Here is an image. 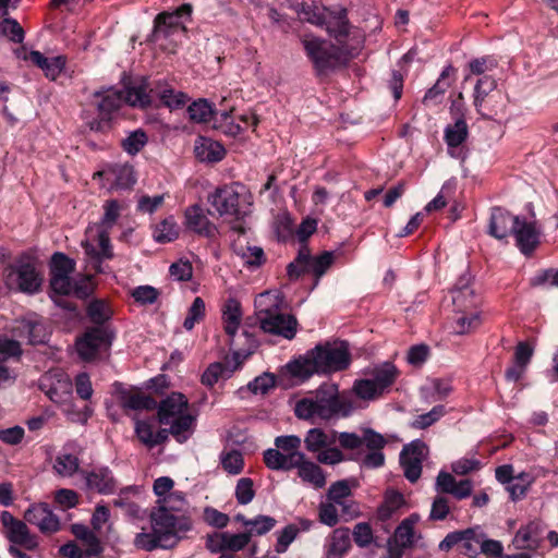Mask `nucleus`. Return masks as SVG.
I'll return each instance as SVG.
<instances>
[{
	"instance_id": "obj_45",
	"label": "nucleus",
	"mask_w": 558,
	"mask_h": 558,
	"mask_svg": "<svg viewBox=\"0 0 558 558\" xmlns=\"http://www.w3.org/2000/svg\"><path fill=\"white\" fill-rule=\"evenodd\" d=\"M417 517L411 515L404 519L396 529L395 537L402 547H409L413 544L414 524Z\"/></svg>"
},
{
	"instance_id": "obj_11",
	"label": "nucleus",
	"mask_w": 558,
	"mask_h": 558,
	"mask_svg": "<svg viewBox=\"0 0 558 558\" xmlns=\"http://www.w3.org/2000/svg\"><path fill=\"white\" fill-rule=\"evenodd\" d=\"M193 7L191 3H183L173 12H161L154 21L151 40L157 41L169 37L178 27L185 29L184 23L191 21Z\"/></svg>"
},
{
	"instance_id": "obj_64",
	"label": "nucleus",
	"mask_w": 558,
	"mask_h": 558,
	"mask_svg": "<svg viewBox=\"0 0 558 558\" xmlns=\"http://www.w3.org/2000/svg\"><path fill=\"white\" fill-rule=\"evenodd\" d=\"M318 518L323 524L330 527L339 522L338 511L335 502H322L318 507Z\"/></svg>"
},
{
	"instance_id": "obj_1",
	"label": "nucleus",
	"mask_w": 558,
	"mask_h": 558,
	"mask_svg": "<svg viewBox=\"0 0 558 558\" xmlns=\"http://www.w3.org/2000/svg\"><path fill=\"white\" fill-rule=\"evenodd\" d=\"M174 498L170 494L168 498L158 500V505L149 513L151 531L137 533L133 541L137 549L153 551L155 549H172L183 538V534L191 530V520L182 514H177L170 505Z\"/></svg>"
},
{
	"instance_id": "obj_57",
	"label": "nucleus",
	"mask_w": 558,
	"mask_h": 558,
	"mask_svg": "<svg viewBox=\"0 0 558 558\" xmlns=\"http://www.w3.org/2000/svg\"><path fill=\"white\" fill-rule=\"evenodd\" d=\"M0 26L2 34L11 41L20 44L24 40V29L16 20L3 16Z\"/></svg>"
},
{
	"instance_id": "obj_3",
	"label": "nucleus",
	"mask_w": 558,
	"mask_h": 558,
	"mask_svg": "<svg viewBox=\"0 0 558 558\" xmlns=\"http://www.w3.org/2000/svg\"><path fill=\"white\" fill-rule=\"evenodd\" d=\"M353 411L352 401L339 393L338 385L325 383L311 397L296 401L294 414L298 418L310 421H330L347 417Z\"/></svg>"
},
{
	"instance_id": "obj_37",
	"label": "nucleus",
	"mask_w": 558,
	"mask_h": 558,
	"mask_svg": "<svg viewBox=\"0 0 558 558\" xmlns=\"http://www.w3.org/2000/svg\"><path fill=\"white\" fill-rule=\"evenodd\" d=\"M335 442V438H329L328 435L318 427L307 430L304 445L307 451L318 452Z\"/></svg>"
},
{
	"instance_id": "obj_59",
	"label": "nucleus",
	"mask_w": 558,
	"mask_h": 558,
	"mask_svg": "<svg viewBox=\"0 0 558 558\" xmlns=\"http://www.w3.org/2000/svg\"><path fill=\"white\" fill-rule=\"evenodd\" d=\"M222 468L230 474H239L244 466L242 453L238 450H231L221 458Z\"/></svg>"
},
{
	"instance_id": "obj_47",
	"label": "nucleus",
	"mask_w": 558,
	"mask_h": 558,
	"mask_svg": "<svg viewBox=\"0 0 558 558\" xmlns=\"http://www.w3.org/2000/svg\"><path fill=\"white\" fill-rule=\"evenodd\" d=\"M353 391L363 400H374L384 393L372 379L355 380Z\"/></svg>"
},
{
	"instance_id": "obj_18",
	"label": "nucleus",
	"mask_w": 558,
	"mask_h": 558,
	"mask_svg": "<svg viewBox=\"0 0 558 558\" xmlns=\"http://www.w3.org/2000/svg\"><path fill=\"white\" fill-rule=\"evenodd\" d=\"M87 489L101 495L113 494L117 481L108 466L95 468L90 472L82 471Z\"/></svg>"
},
{
	"instance_id": "obj_25",
	"label": "nucleus",
	"mask_w": 558,
	"mask_h": 558,
	"mask_svg": "<svg viewBox=\"0 0 558 558\" xmlns=\"http://www.w3.org/2000/svg\"><path fill=\"white\" fill-rule=\"evenodd\" d=\"M242 318L241 304L236 299L230 298L226 301L222 310L225 331L230 337L229 347L233 349V338L238 331Z\"/></svg>"
},
{
	"instance_id": "obj_51",
	"label": "nucleus",
	"mask_w": 558,
	"mask_h": 558,
	"mask_svg": "<svg viewBox=\"0 0 558 558\" xmlns=\"http://www.w3.org/2000/svg\"><path fill=\"white\" fill-rule=\"evenodd\" d=\"M75 262L61 252H56L51 257L50 272L70 276L74 270Z\"/></svg>"
},
{
	"instance_id": "obj_35",
	"label": "nucleus",
	"mask_w": 558,
	"mask_h": 558,
	"mask_svg": "<svg viewBox=\"0 0 558 558\" xmlns=\"http://www.w3.org/2000/svg\"><path fill=\"white\" fill-rule=\"evenodd\" d=\"M497 87L496 81L490 76L480 78L474 87V107L476 111L485 119L492 117L483 111V102L485 98Z\"/></svg>"
},
{
	"instance_id": "obj_52",
	"label": "nucleus",
	"mask_w": 558,
	"mask_h": 558,
	"mask_svg": "<svg viewBox=\"0 0 558 558\" xmlns=\"http://www.w3.org/2000/svg\"><path fill=\"white\" fill-rule=\"evenodd\" d=\"M253 535V531H246L244 533L231 534L225 532L226 538V553L231 551L236 553L245 548L251 542V537Z\"/></svg>"
},
{
	"instance_id": "obj_30",
	"label": "nucleus",
	"mask_w": 558,
	"mask_h": 558,
	"mask_svg": "<svg viewBox=\"0 0 558 558\" xmlns=\"http://www.w3.org/2000/svg\"><path fill=\"white\" fill-rule=\"evenodd\" d=\"M295 469H298V474L302 481L311 483L316 488H322L326 485V477L322 468L306 460L305 457L299 461Z\"/></svg>"
},
{
	"instance_id": "obj_12",
	"label": "nucleus",
	"mask_w": 558,
	"mask_h": 558,
	"mask_svg": "<svg viewBox=\"0 0 558 558\" xmlns=\"http://www.w3.org/2000/svg\"><path fill=\"white\" fill-rule=\"evenodd\" d=\"M207 202L220 217L231 216L240 220L246 214L241 210V195L233 185L217 187L213 193L208 194Z\"/></svg>"
},
{
	"instance_id": "obj_31",
	"label": "nucleus",
	"mask_w": 558,
	"mask_h": 558,
	"mask_svg": "<svg viewBox=\"0 0 558 558\" xmlns=\"http://www.w3.org/2000/svg\"><path fill=\"white\" fill-rule=\"evenodd\" d=\"M241 353L239 351H233V357L236 361V365L234 368L229 369L226 367L223 363L220 362H214L208 365V367L205 369V372L202 375L201 381L203 385L207 387H214L216 383L222 377H230L233 371L238 367L240 364Z\"/></svg>"
},
{
	"instance_id": "obj_32",
	"label": "nucleus",
	"mask_w": 558,
	"mask_h": 558,
	"mask_svg": "<svg viewBox=\"0 0 558 558\" xmlns=\"http://www.w3.org/2000/svg\"><path fill=\"white\" fill-rule=\"evenodd\" d=\"M469 128L465 119H457L453 124H448L445 129V142L449 150L459 147L466 141ZM453 156V153L450 151Z\"/></svg>"
},
{
	"instance_id": "obj_44",
	"label": "nucleus",
	"mask_w": 558,
	"mask_h": 558,
	"mask_svg": "<svg viewBox=\"0 0 558 558\" xmlns=\"http://www.w3.org/2000/svg\"><path fill=\"white\" fill-rule=\"evenodd\" d=\"M179 235L177 225L172 218H167L158 223L154 230V239L158 243H168Z\"/></svg>"
},
{
	"instance_id": "obj_9",
	"label": "nucleus",
	"mask_w": 558,
	"mask_h": 558,
	"mask_svg": "<svg viewBox=\"0 0 558 558\" xmlns=\"http://www.w3.org/2000/svg\"><path fill=\"white\" fill-rule=\"evenodd\" d=\"M1 523L3 526V535L10 542V546H20L28 551H34L38 548V536L31 533L26 521L16 519L9 511H3L1 513Z\"/></svg>"
},
{
	"instance_id": "obj_63",
	"label": "nucleus",
	"mask_w": 558,
	"mask_h": 558,
	"mask_svg": "<svg viewBox=\"0 0 558 558\" xmlns=\"http://www.w3.org/2000/svg\"><path fill=\"white\" fill-rule=\"evenodd\" d=\"M353 539L359 547H367L373 542V531L368 523H357L352 532Z\"/></svg>"
},
{
	"instance_id": "obj_16",
	"label": "nucleus",
	"mask_w": 558,
	"mask_h": 558,
	"mask_svg": "<svg viewBox=\"0 0 558 558\" xmlns=\"http://www.w3.org/2000/svg\"><path fill=\"white\" fill-rule=\"evenodd\" d=\"M512 235L517 246L524 255H530L539 243V230L535 221H526L525 218L515 216L512 226Z\"/></svg>"
},
{
	"instance_id": "obj_20",
	"label": "nucleus",
	"mask_w": 558,
	"mask_h": 558,
	"mask_svg": "<svg viewBox=\"0 0 558 558\" xmlns=\"http://www.w3.org/2000/svg\"><path fill=\"white\" fill-rule=\"evenodd\" d=\"M304 458L303 452L288 453L276 448H269L264 452L266 466L274 471H290L295 469L299 461Z\"/></svg>"
},
{
	"instance_id": "obj_39",
	"label": "nucleus",
	"mask_w": 558,
	"mask_h": 558,
	"mask_svg": "<svg viewBox=\"0 0 558 558\" xmlns=\"http://www.w3.org/2000/svg\"><path fill=\"white\" fill-rule=\"evenodd\" d=\"M195 417L191 414L180 415L170 422V434L180 444L187 440Z\"/></svg>"
},
{
	"instance_id": "obj_62",
	"label": "nucleus",
	"mask_w": 558,
	"mask_h": 558,
	"mask_svg": "<svg viewBox=\"0 0 558 558\" xmlns=\"http://www.w3.org/2000/svg\"><path fill=\"white\" fill-rule=\"evenodd\" d=\"M351 495V489L349 487L348 481L341 480L330 485L327 497L330 501L336 505H342V501Z\"/></svg>"
},
{
	"instance_id": "obj_60",
	"label": "nucleus",
	"mask_w": 558,
	"mask_h": 558,
	"mask_svg": "<svg viewBox=\"0 0 558 558\" xmlns=\"http://www.w3.org/2000/svg\"><path fill=\"white\" fill-rule=\"evenodd\" d=\"M351 546V538L349 529H336L332 532L331 543L329 548L344 554Z\"/></svg>"
},
{
	"instance_id": "obj_21",
	"label": "nucleus",
	"mask_w": 558,
	"mask_h": 558,
	"mask_svg": "<svg viewBox=\"0 0 558 558\" xmlns=\"http://www.w3.org/2000/svg\"><path fill=\"white\" fill-rule=\"evenodd\" d=\"M147 94L151 95V101L154 98H158L163 106L171 110L182 108L189 100L186 94L182 92H175L167 84H161L159 82L155 85H151L148 82Z\"/></svg>"
},
{
	"instance_id": "obj_61",
	"label": "nucleus",
	"mask_w": 558,
	"mask_h": 558,
	"mask_svg": "<svg viewBox=\"0 0 558 558\" xmlns=\"http://www.w3.org/2000/svg\"><path fill=\"white\" fill-rule=\"evenodd\" d=\"M131 295L135 302L147 305L157 301L159 291L151 286H140L132 291Z\"/></svg>"
},
{
	"instance_id": "obj_43",
	"label": "nucleus",
	"mask_w": 558,
	"mask_h": 558,
	"mask_svg": "<svg viewBox=\"0 0 558 558\" xmlns=\"http://www.w3.org/2000/svg\"><path fill=\"white\" fill-rule=\"evenodd\" d=\"M187 114L194 122H207L211 119L214 109L206 99H198L187 107Z\"/></svg>"
},
{
	"instance_id": "obj_55",
	"label": "nucleus",
	"mask_w": 558,
	"mask_h": 558,
	"mask_svg": "<svg viewBox=\"0 0 558 558\" xmlns=\"http://www.w3.org/2000/svg\"><path fill=\"white\" fill-rule=\"evenodd\" d=\"M276 385V378L270 373H264L247 384V389L254 393H267Z\"/></svg>"
},
{
	"instance_id": "obj_38",
	"label": "nucleus",
	"mask_w": 558,
	"mask_h": 558,
	"mask_svg": "<svg viewBox=\"0 0 558 558\" xmlns=\"http://www.w3.org/2000/svg\"><path fill=\"white\" fill-rule=\"evenodd\" d=\"M404 504V497L397 490H387L385 494V500L381 506L378 507L377 515L381 521H386L391 518L392 513L398 510Z\"/></svg>"
},
{
	"instance_id": "obj_50",
	"label": "nucleus",
	"mask_w": 558,
	"mask_h": 558,
	"mask_svg": "<svg viewBox=\"0 0 558 558\" xmlns=\"http://www.w3.org/2000/svg\"><path fill=\"white\" fill-rule=\"evenodd\" d=\"M87 315L94 324L105 326L104 324L110 318V311L104 301L95 300L87 306Z\"/></svg>"
},
{
	"instance_id": "obj_49",
	"label": "nucleus",
	"mask_w": 558,
	"mask_h": 558,
	"mask_svg": "<svg viewBox=\"0 0 558 558\" xmlns=\"http://www.w3.org/2000/svg\"><path fill=\"white\" fill-rule=\"evenodd\" d=\"M78 465L77 457L71 453H64L57 457L54 469L60 475L71 476L77 472Z\"/></svg>"
},
{
	"instance_id": "obj_10",
	"label": "nucleus",
	"mask_w": 558,
	"mask_h": 558,
	"mask_svg": "<svg viewBox=\"0 0 558 558\" xmlns=\"http://www.w3.org/2000/svg\"><path fill=\"white\" fill-rule=\"evenodd\" d=\"M114 333L108 326L88 328L76 340V351L84 361H92L101 348H109L111 345Z\"/></svg>"
},
{
	"instance_id": "obj_48",
	"label": "nucleus",
	"mask_w": 558,
	"mask_h": 558,
	"mask_svg": "<svg viewBox=\"0 0 558 558\" xmlns=\"http://www.w3.org/2000/svg\"><path fill=\"white\" fill-rule=\"evenodd\" d=\"M446 414L445 405H436L429 412L417 415L411 426L416 429H425L440 420Z\"/></svg>"
},
{
	"instance_id": "obj_27",
	"label": "nucleus",
	"mask_w": 558,
	"mask_h": 558,
	"mask_svg": "<svg viewBox=\"0 0 558 558\" xmlns=\"http://www.w3.org/2000/svg\"><path fill=\"white\" fill-rule=\"evenodd\" d=\"M71 533L80 539L86 549L88 555H95L96 558L101 557L104 553V546L99 537L89 527L82 523H74L71 525Z\"/></svg>"
},
{
	"instance_id": "obj_15",
	"label": "nucleus",
	"mask_w": 558,
	"mask_h": 558,
	"mask_svg": "<svg viewBox=\"0 0 558 558\" xmlns=\"http://www.w3.org/2000/svg\"><path fill=\"white\" fill-rule=\"evenodd\" d=\"M24 520L36 525L43 534H53L61 527L60 520L46 502L32 505L24 513Z\"/></svg>"
},
{
	"instance_id": "obj_17",
	"label": "nucleus",
	"mask_w": 558,
	"mask_h": 558,
	"mask_svg": "<svg viewBox=\"0 0 558 558\" xmlns=\"http://www.w3.org/2000/svg\"><path fill=\"white\" fill-rule=\"evenodd\" d=\"M184 219L186 229L199 236L211 240L219 233L217 226L208 219L205 209L197 204L185 209Z\"/></svg>"
},
{
	"instance_id": "obj_19",
	"label": "nucleus",
	"mask_w": 558,
	"mask_h": 558,
	"mask_svg": "<svg viewBox=\"0 0 558 558\" xmlns=\"http://www.w3.org/2000/svg\"><path fill=\"white\" fill-rule=\"evenodd\" d=\"M189 402L184 395L180 392H172L163 399L157 407L158 421L160 424L168 425L171 420L185 414Z\"/></svg>"
},
{
	"instance_id": "obj_42",
	"label": "nucleus",
	"mask_w": 558,
	"mask_h": 558,
	"mask_svg": "<svg viewBox=\"0 0 558 558\" xmlns=\"http://www.w3.org/2000/svg\"><path fill=\"white\" fill-rule=\"evenodd\" d=\"M147 142V134L142 129H138L131 132L125 138H123L121 141V146L124 151L134 156L143 149Z\"/></svg>"
},
{
	"instance_id": "obj_41",
	"label": "nucleus",
	"mask_w": 558,
	"mask_h": 558,
	"mask_svg": "<svg viewBox=\"0 0 558 558\" xmlns=\"http://www.w3.org/2000/svg\"><path fill=\"white\" fill-rule=\"evenodd\" d=\"M111 172L114 177V185L118 189L128 190L136 183L134 167L129 163L116 165Z\"/></svg>"
},
{
	"instance_id": "obj_56",
	"label": "nucleus",
	"mask_w": 558,
	"mask_h": 558,
	"mask_svg": "<svg viewBox=\"0 0 558 558\" xmlns=\"http://www.w3.org/2000/svg\"><path fill=\"white\" fill-rule=\"evenodd\" d=\"M253 486V480L250 477H242L238 481L235 487V498L240 505H247L254 499L255 490Z\"/></svg>"
},
{
	"instance_id": "obj_22",
	"label": "nucleus",
	"mask_w": 558,
	"mask_h": 558,
	"mask_svg": "<svg viewBox=\"0 0 558 558\" xmlns=\"http://www.w3.org/2000/svg\"><path fill=\"white\" fill-rule=\"evenodd\" d=\"M117 393L120 404L124 410L149 411L157 408V402L154 398L142 392H132L123 388L121 384L117 386Z\"/></svg>"
},
{
	"instance_id": "obj_7",
	"label": "nucleus",
	"mask_w": 558,
	"mask_h": 558,
	"mask_svg": "<svg viewBox=\"0 0 558 558\" xmlns=\"http://www.w3.org/2000/svg\"><path fill=\"white\" fill-rule=\"evenodd\" d=\"M303 46L318 75L345 65L353 57L347 46L327 44L316 37L304 38Z\"/></svg>"
},
{
	"instance_id": "obj_53",
	"label": "nucleus",
	"mask_w": 558,
	"mask_h": 558,
	"mask_svg": "<svg viewBox=\"0 0 558 558\" xmlns=\"http://www.w3.org/2000/svg\"><path fill=\"white\" fill-rule=\"evenodd\" d=\"M537 525L534 523H530L529 525L521 527L515 536H514V543L520 548H531L533 547L537 539Z\"/></svg>"
},
{
	"instance_id": "obj_4",
	"label": "nucleus",
	"mask_w": 558,
	"mask_h": 558,
	"mask_svg": "<svg viewBox=\"0 0 558 558\" xmlns=\"http://www.w3.org/2000/svg\"><path fill=\"white\" fill-rule=\"evenodd\" d=\"M120 206L117 201H108L105 205V214L100 225L89 228V239L82 242L86 255L87 266L96 274L104 272L101 263L113 257L112 246L108 229H110L119 217Z\"/></svg>"
},
{
	"instance_id": "obj_8",
	"label": "nucleus",
	"mask_w": 558,
	"mask_h": 558,
	"mask_svg": "<svg viewBox=\"0 0 558 558\" xmlns=\"http://www.w3.org/2000/svg\"><path fill=\"white\" fill-rule=\"evenodd\" d=\"M3 281L9 290L35 294L40 291L43 277L36 268L35 259L27 254H23L13 264L4 268Z\"/></svg>"
},
{
	"instance_id": "obj_2",
	"label": "nucleus",
	"mask_w": 558,
	"mask_h": 558,
	"mask_svg": "<svg viewBox=\"0 0 558 558\" xmlns=\"http://www.w3.org/2000/svg\"><path fill=\"white\" fill-rule=\"evenodd\" d=\"M351 363V354L348 343L325 342L319 343L304 355L287 364V369L292 377L302 380L308 379L314 374H331L344 371Z\"/></svg>"
},
{
	"instance_id": "obj_36",
	"label": "nucleus",
	"mask_w": 558,
	"mask_h": 558,
	"mask_svg": "<svg viewBox=\"0 0 558 558\" xmlns=\"http://www.w3.org/2000/svg\"><path fill=\"white\" fill-rule=\"evenodd\" d=\"M195 155L201 161L218 162L223 159L226 149L218 142L203 140L201 145L195 146Z\"/></svg>"
},
{
	"instance_id": "obj_33",
	"label": "nucleus",
	"mask_w": 558,
	"mask_h": 558,
	"mask_svg": "<svg viewBox=\"0 0 558 558\" xmlns=\"http://www.w3.org/2000/svg\"><path fill=\"white\" fill-rule=\"evenodd\" d=\"M232 111L233 107L214 110V114L211 116L214 129L220 130L222 133L230 136L239 134L241 132V126L234 123L231 117Z\"/></svg>"
},
{
	"instance_id": "obj_14",
	"label": "nucleus",
	"mask_w": 558,
	"mask_h": 558,
	"mask_svg": "<svg viewBox=\"0 0 558 558\" xmlns=\"http://www.w3.org/2000/svg\"><path fill=\"white\" fill-rule=\"evenodd\" d=\"M451 301L454 313L477 312L480 298L471 286V277L462 275L451 289Z\"/></svg>"
},
{
	"instance_id": "obj_58",
	"label": "nucleus",
	"mask_w": 558,
	"mask_h": 558,
	"mask_svg": "<svg viewBox=\"0 0 558 558\" xmlns=\"http://www.w3.org/2000/svg\"><path fill=\"white\" fill-rule=\"evenodd\" d=\"M299 534V527L294 524H288L278 534L277 544L275 550L278 554L284 553L289 545L296 538Z\"/></svg>"
},
{
	"instance_id": "obj_54",
	"label": "nucleus",
	"mask_w": 558,
	"mask_h": 558,
	"mask_svg": "<svg viewBox=\"0 0 558 558\" xmlns=\"http://www.w3.org/2000/svg\"><path fill=\"white\" fill-rule=\"evenodd\" d=\"M333 263V252L325 251L319 256L313 257L310 271L318 280Z\"/></svg>"
},
{
	"instance_id": "obj_23",
	"label": "nucleus",
	"mask_w": 558,
	"mask_h": 558,
	"mask_svg": "<svg viewBox=\"0 0 558 558\" xmlns=\"http://www.w3.org/2000/svg\"><path fill=\"white\" fill-rule=\"evenodd\" d=\"M514 218L515 216H512L504 208H493L488 223V234L498 240L506 239L508 235L512 234Z\"/></svg>"
},
{
	"instance_id": "obj_28",
	"label": "nucleus",
	"mask_w": 558,
	"mask_h": 558,
	"mask_svg": "<svg viewBox=\"0 0 558 558\" xmlns=\"http://www.w3.org/2000/svg\"><path fill=\"white\" fill-rule=\"evenodd\" d=\"M326 31L337 40L339 46H345L347 38L350 34V23L345 9H342L337 15L326 22Z\"/></svg>"
},
{
	"instance_id": "obj_13",
	"label": "nucleus",
	"mask_w": 558,
	"mask_h": 558,
	"mask_svg": "<svg viewBox=\"0 0 558 558\" xmlns=\"http://www.w3.org/2000/svg\"><path fill=\"white\" fill-rule=\"evenodd\" d=\"M426 454L427 446L420 439L403 446L400 453V464L409 482L415 483L421 477L422 463Z\"/></svg>"
},
{
	"instance_id": "obj_26",
	"label": "nucleus",
	"mask_w": 558,
	"mask_h": 558,
	"mask_svg": "<svg viewBox=\"0 0 558 558\" xmlns=\"http://www.w3.org/2000/svg\"><path fill=\"white\" fill-rule=\"evenodd\" d=\"M27 59L40 68L45 75L52 81L60 75L65 66L64 57L46 58L41 52L36 50L31 51Z\"/></svg>"
},
{
	"instance_id": "obj_29",
	"label": "nucleus",
	"mask_w": 558,
	"mask_h": 558,
	"mask_svg": "<svg viewBox=\"0 0 558 558\" xmlns=\"http://www.w3.org/2000/svg\"><path fill=\"white\" fill-rule=\"evenodd\" d=\"M453 72L454 68L451 64L444 69L437 82L426 92L423 98L424 105L428 106L441 102L444 94L451 85V82L447 81V78Z\"/></svg>"
},
{
	"instance_id": "obj_5",
	"label": "nucleus",
	"mask_w": 558,
	"mask_h": 558,
	"mask_svg": "<svg viewBox=\"0 0 558 558\" xmlns=\"http://www.w3.org/2000/svg\"><path fill=\"white\" fill-rule=\"evenodd\" d=\"M147 89L148 78L141 76L125 84V94L114 88L96 90L93 96L97 99L98 117L112 119V113L119 110L123 102L143 109L151 106V95L147 94Z\"/></svg>"
},
{
	"instance_id": "obj_24",
	"label": "nucleus",
	"mask_w": 558,
	"mask_h": 558,
	"mask_svg": "<svg viewBox=\"0 0 558 558\" xmlns=\"http://www.w3.org/2000/svg\"><path fill=\"white\" fill-rule=\"evenodd\" d=\"M15 336L24 338L29 344H41L47 341L48 333L45 325L37 319H22L14 329Z\"/></svg>"
},
{
	"instance_id": "obj_40",
	"label": "nucleus",
	"mask_w": 558,
	"mask_h": 558,
	"mask_svg": "<svg viewBox=\"0 0 558 558\" xmlns=\"http://www.w3.org/2000/svg\"><path fill=\"white\" fill-rule=\"evenodd\" d=\"M454 331L465 335L475 330L482 323L478 312L454 313Z\"/></svg>"
},
{
	"instance_id": "obj_34",
	"label": "nucleus",
	"mask_w": 558,
	"mask_h": 558,
	"mask_svg": "<svg viewBox=\"0 0 558 558\" xmlns=\"http://www.w3.org/2000/svg\"><path fill=\"white\" fill-rule=\"evenodd\" d=\"M398 374V368L391 362H384L383 364L375 366L372 371V380L376 383L384 392L396 381Z\"/></svg>"
},
{
	"instance_id": "obj_6",
	"label": "nucleus",
	"mask_w": 558,
	"mask_h": 558,
	"mask_svg": "<svg viewBox=\"0 0 558 558\" xmlns=\"http://www.w3.org/2000/svg\"><path fill=\"white\" fill-rule=\"evenodd\" d=\"M256 317L264 332L281 336L291 340L296 335L298 320L291 314L280 312L277 295L264 292L255 300Z\"/></svg>"
},
{
	"instance_id": "obj_46",
	"label": "nucleus",
	"mask_w": 558,
	"mask_h": 558,
	"mask_svg": "<svg viewBox=\"0 0 558 558\" xmlns=\"http://www.w3.org/2000/svg\"><path fill=\"white\" fill-rule=\"evenodd\" d=\"M205 313L206 306L204 300L201 296L195 298L187 311V315L183 322V327L187 331L192 330L195 324L202 322L205 318Z\"/></svg>"
}]
</instances>
